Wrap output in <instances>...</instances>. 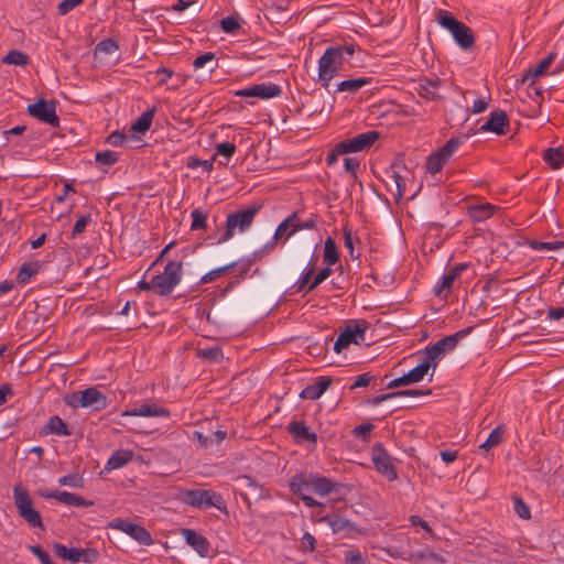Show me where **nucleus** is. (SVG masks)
Instances as JSON below:
<instances>
[{
    "label": "nucleus",
    "mask_w": 564,
    "mask_h": 564,
    "mask_svg": "<svg viewBox=\"0 0 564 564\" xmlns=\"http://www.w3.org/2000/svg\"><path fill=\"white\" fill-rule=\"evenodd\" d=\"M110 527L129 534L140 544L151 545L153 543V540L149 531H147L143 527L133 523L129 520L121 518L113 519Z\"/></svg>",
    "instance_id": "9"
},
{
    "label": "nucleus",
    "mask_w": 564,
    "mask_h": 564,
    "mask_svg": "<svg viewBox=\"0 0 564 564\" xmlns=\"http://www.w3.org/2000/svg\"><path fill=\"white\" fill-rule=\"evenodd\" d=\"M156 107H152L144 111L131 126L132 132L145 133L152 123Z\"/></svg>",
    "instance_id": "29"
},
{
    "label": "nucleus",
    "mask_w": 564,
    "mask_h": 564,
    "mask_svg": "<svg viewBox=\"0 0 564 564\" xmlns=\"http://www.w3.org/2000/svg\"><path fill=\"white\" fill-rule=\"evenodd\" d=\"M313 274H314V268H310V269L305 270L302 273L301 278L293 285V288L295 289L294 293H300V292L304 291L305 289L307 290L310 283L312 282Z\"/></svg>",
    "instance_id": "46"
},
{
    "label": "nucleus",
    "mask_w": 564,
    "mask_h": 564,
    "mask_svg": "<svg viewBox=\"0 0 564 564\" xmlns=\"http://www.w3.org/2000/svg\"><path fill=\"white\" fill-rule=\"evenodd\" d=\"M119 50V44L113 39H105L100 41L96 47L95 53L111 54Z\"/></svg>",
    "instance_id": "45"
},
{
    "label": "nucleus",
    "mask_w": 564,
    "mask_h": 564,
    "mask_svg": "<svg viewBox=\"0 0 564 564\" xmlns=\"http://www.w3.org/2000/svg\"><path fill=\"white\" fill-rule=\"evenodd\" d=\"M83 408H94L96 411L104 410L107 406V398L96 388H88L80 391Z\"/></svg>",
    "instance_id": "18"
},
{
    "label": "nucleus",
    "mask_w": 564,
    "mask_h": 564,
    "mask_svg": "<svg viewBox=\"0 0 564 564\" xmlns=\"http://www.w3.org/2000/svg\"><path fill=\"white\" fill-rule=\"evenodd\" d=\"M119 161L116 152L106 150L96 153V162L102 165H113Z\"/></svg>",
    "instance_id": "47"
},
{
    "label": "nucleus",
    "mask_w": 564,
    "mask_h": 564,
    "mask_svg": "<svg viewBox=\"0 0 564 564\" xmlns=\"http://www.w3.org/2000/svg\"><path fill=\"white\" fill-rule=\"evenodd\" d=\"M182 535L186 543L193 547L200 556L205 557L209 552V543L205 536L192 529H182Z\"/></svg>",
    "instance_id": "19"
},
{
    "label": "nucleus",
    "mask_w": 564,
    "mask_h": 564,
    "mask_svg": "<svg viewBox=\"0 0 564 564\" xmlns=\"http://www.w3.org/2000/svg\"><path fill=\"white\" fill-rule=\"evenodd\" d=\"M473 327H467L457 333L445 336L442 339L437 340L435 344L427 346L424 352H433L436 358L442 359L447 352L455 349L460 338H464L468 334H470Z\"/></svg>",
    "instance_id": "8"
},
{
    "label": "nucleus",
    "mask_w": 564,
    "mask_h": 564,
    "mask_svg": "<svg viewBox=\"0 0 564 564\" xmlns=\"http://www.w3.org/2000/svg\"><path fill=\"white\" fill-rule=\"evenodd\" d=\"M531 247L533 249L540 250V249H547V250H554V249H562L564 248V240H556L553 242H541V241H532Z\"/></svg>",
    "instance_id": "55"
},
{
    "label": "nucleus",
    "mask_w": 564,
    "mask_h": 564,
    "mask_svg": "<svg viewBox=\"0 0 564 564\" xmlns=\"http://www.w3.org/2000/svg\"><path fill=\"white\" fill-rule=\"evenodd\" d=\"M345 558L349 564H366V561L362 558L361 553L358 550L347 551Z\"/></svg>",
    "instance_id": "64"
},
{
    "label": "nucleus",
    "mask_w": 564,
    "mask_h": 564,
    "mask_svg": "<svg viewBox=\"0 0 564 564\" xmlns=\"http://www.w3.org/2000/svg\"><path fill=\"white\" fill-rule=\"evenodd\" d=\"M207 64H212L209 66V70L213 72L216 67H217V61H216V56L214 53L212 52H207L203 55H199L198 57H196L193 62V67L195 69H198V68H202L204 67L205 65Z\"/></svg>",
    "instance_id": "41"
},
{
    "label": "nucleus",
    "mask_w": 564,
    "mask_h": 564,
    "mask_svg": "<svg viewBox=\"0 0 564 564\" xmlns=\"http://www.w3.org/2000/svg\"><path fill=\"white\" fill-rule=\"evenodd\" d=\"M64 402L70 408H83L80 391L66 394L64 397Z\"/></svg>",
    "instance_id": "62"
},
{
    "label": "nucleus",
    "mask_w": 564,
    "mask_h": 564,
    "mask_svg": "<svg viewBox=\"0 0 564 564\" xmlns=\"http://www.w3.org/2000/svg\"><path fill=\"white\" fill-rule=\"evenodd\" d=\"M543 159L553 170H558L564 165V152L560 148L547 149Z\"/></svg>",
    "instance_id": "34"
},
{
    "label": "nucleus",
    "mask_w": 564,
    "mask_h": 564,
    "mask_svg": "<svg viewBox=\"0 0 564 564\" xmlns=\"http://www.w3.org/2000/svg\"><path fill=\"white\" fill-rule=\"evenodd\" d=\"M44 434H54L57 436H68L70 431L66 423L57 415L51 416L47 423L43 426Z\"/></svg>",
    "instance_id": "26"
},
{
    "label": "nucleus",
    "mask_w": 564,
    "mask_h": 564,
    "mask_svg": "<svg viewBox=\"0 0 564 564\" xmlns=\"http://www.w3.org/2000/svg\"><path fill=\"white\" fill-rule=\"evenodd\" d=\"M311 484L312 490L319 496H325L334 489V484L330 479L317 475H311Z\"/></svg>",
    "instance_id": "32"
},
{
    "label": "nucleus",
    "mask_w": 564,
    "mask_h": 564,
    "mask_svg": "<svg viewBox=\"0 0 564 564\" xmlns=\"http://www.w3.org/2000/svg\"><path fill=\"white\" fill-rule=\"evenodd\" d=\"M89 221H90L89 215L79 217L74 225V228L72 230V236L75 237V236H78L82 232H84L87 225L89 224Z\"/></svg>",
    "instance_id": "57"
},
{
    "label": "nucleus",
    "mask_w": 564,
    "mask_h": 564,
    "mask_svg": "<svg viewBox=\"0 0 564 564\" xmlns=\"http://www.w3.org/2000/svg\"><path fill=\"white\" fill-rule=\"evenodd\" d=\"M182 278V262L169 261L164 271L152 278L153 292L160 296L170 295Z\"/></svg>",
    "instance_id": "3"
},
{
    "label": "nucleus",
    "mask_w": 564,
    "mask_h": 564,
    "mask_svg": "<svg viewBox=\"0 0 564 564\" xmlns=\"http://www.w3.org/2000/svg\"><path fill=\"white\" fill-rule=\"evenodd\" d=\"M133 457V452L119 449L112 453L110 458L108 459L105 469L113 470L123 467L127 465Z\"/></svg>",
    "instance_id": "28"
},
{
    "label": "nucleus",
    "mask_w": 564,
    "mask_h": 564,
    "mask_svg": "<svg viewBox=\"0 0 564 564\" xmlns=\"http://www.w3.org/2000/svg\"><path fill=\"white\" fill-rule=\"evenodd\" d=\"M54 553L56 556L64 561H69L72 563H79V549L76 547H67L62 543H55L53 545Z\"/></svg>",
    "instance_id": "33"
},
{
    "label": "nucleus",
    "mask_w": 564,
    "mask_h": 564,
    "mask_svg": "<svg viewBox=\"0 0 564 564\" xmlns=\"http://www.w3.org/2000/svg\"><path fill=\"white\" fill-rule=\"evenodd\" d=\"M316 227V221L314 218H310L305 221H299L294 227L290 230V232L286 235V238H290L295 232L302 230V229H314Z\"/></svg>",
    "instance_id": "58"
},
{
    "label": "nucleus",
    "mask_w": 564,
    "mask_h": 564,
    "mask_svg": "<svg viewBox=\"0 0 564 564\" xmlns=\"http://www.w3.org/2000/svg\"><path fill=\"white\" fill-rule=\"evenodd\" d=\"M426 366H416L412 370H410L408 373H404L403 376L393 379L390 381L387 386L388 389H394L402 386H409L412 383L420 382L424 376L426 375Z\"/></svg>",
    "instance_id": "20"
},
{
    "label": "nucleus",
    "mask_w": 564,
    "mask_h": 564,
    "mask_svg": "<svg viewBox=\"0 0 564 564\" xmlns=\"http://www.w3.org/2000/svg\"><path fill=\"white\" fill-rule=\"evenodd\" d=\"M197 355L198 357H202L210 361H220L223 359V351L218 346L209 348H199Z\"/></svg>",
    "instance_id": "42"
},
{
    "label": "nucleus",
    "mask_w": 564,
    "mask_h": 564,
    "mask_svg": "<svg viewBox=\"0 0 564 564\" xmlns=\"http://www.w3.org/2000/svg\"><path fill=\"white\" fill-rule=\"evenodd\" d=\"M339 261V252L337 246L332 238H327L324 247V262L327 267L334 265Z\"/></svg>",
    "instance_id": "36"
},
{
    "label": "nucleus",
    "mask_w": 564,
    "mask_h": 564,
    "mask_svg": "<svg viewBox=\"0 0 564 564\" xmlns=\"http://www.w3.org/2000/svg\"><path fill=\"white\" fill-rule=\"evenodd\" d=\"M282 94L280 86L275 84H257L250 87L237 90L236 96L239 97H254L260 99H271L279 97Z\"/></svg>",
    "instance_id": "12"
},
{
    "label": "nucleus",
    "mask_w": 564,
    "mask_h": 564,
    "mask_svg": "<svg viewBox=\"0 0 564 564\" xmlns=\"http://www.w3.org/2000/svg\"><path fill=\"white\" fill-rule=\"evenodd\" d=\"M288 432L292 435L296 443L308 442L316 444L317 435L315 432L310 431L304 421H292L288 427Z\"/></svg>",
    "instance_id": "16"
},
{
    "label": "nucleus",
    "mask_w": 564,
    "mask_h": 564,
    "mask_svg": "<svg viewBox=\"0 0 564 564\" xmlns=\"http://www.w3.org/2000/svg\"><path fill=\"white\" fill-rule=\"evenodd\" d=\"M332 384V378L319 377L316 382L307 386L302 390L300 397L303 400H317Z\"/></svg>",
    "instance_id": "21"
},
{
    "label": "nucleus",
    "mask_w": 564,
    "mask_h": 564,
    "mask_svg": "<svg viewBox=\"0 0 564 564\" xmlns=\"http://www.w3.org/2000/svg\"><path fill=\"white\" fill-rule=\"evenodd\" d=\"M14 505L22 519H24L32 528L43 529L42 518L37 510L33 508L32 500L28 491L17 485L13 489Z\"/></svg>",
    "instance_id": "5"
},
{
    "label": "nucleus",
    "mask_w": 564,
    "mask_h": 564,
    "mask_svg": "<svg viewBox=\"0 0 564 564\" xmlns=\"http://www.w3.org/2000/svg\"><path fill=\"white\" fill-rule=\"evenodd\" d=\"M289 486L291 491L301 498L307 491L312 490L311 475H295L290 479Z\"/></svg>",
    "instance_id": "27"
},
{
    "label": "nucleus",
    "mask_w": 564,
    "mask_h": 564,
    "mask_svg": "<svg viewBox=\"0 0 564 564\" xmlns=\"http://www.w3.org/2000/svg\"><path fill=\"white\" fill-rule=\"evenodd\" d=\"M79 562L94 563L99 557V553L95 549H79Z\"/></svg>",
    "instance_id": "53"
},
{
    "label": "nucleus",
    "mask_w": 564,
    "mask_h": 564,
    "mask_svg": "<svg viewBox=\"0 0 564 564\" xmlns=\"http://www.w3.org/2000/svg\"><path fill=\"white\" fill-rule=\"evenodd\" d=\"M373 430V425L371 423H364L356 426L352 430V434L355 436H361L364 440H367L370 436L371 431Z\"/></svg>",
    "instance_id": "61"
},
{
    "label": "nucleus",
    "mask_w": 564,
    "mask_h": 564,
    "mask_svg": "<svg viewBox=\"0 0 564 564\" xmlns=\"http://www.w3.org/2000/svg\"><path fill=\"white\" fill-rule=\"evenodd\" d=\"M371 83V78L361 77L356 79H346L337 85V91L357 93L360 88Z\"/></svg>",
    "instance_id": "35"
},
{
    "label": "nucleus",
    "mask_w": 564,
    "mask_h": 564,
    "mask_svg": "<svg viewBox=\"0 0 564 564\" xmlns=\"http://www.w3.org/2000/svg\"><path fill=\"white\" fill-rule=\"evenodd\" d=\"M84 0H63L57 9L59 14L65 15L70 12L74 8L82 4Z\"/></svg>",
    "instance_id": "59"
},
{
    "label": "nucleus",
    "mask_w": 564,
    "mask_h": 564,
    "mask_svg": "<svg viewBox=\"0 0 564 564\" xmlns=\"http://www.w3.org/2000/svg\"><path fill=\"white\" fill-rule=\"evenodd\" d=\"M182 500L184 503L195 508L215 507L219 510L226 509L223 497L216 492L205 489H191L183 492Z\"/></svg>",
    "instance_id": "6"
},
{
    "label": "nucleus",
    "mask_w": 564,
    "mask_h": 564,
    "mask_svg": "<svg viewBox=\"0 0 564 564\" xmlns=\"http://www.w3.org/2000/svg\"><path fill=\"white\" fill-rule=\"evenodd\" d=\"M235 264L236 263H230L228 265H225V267H221V268H218V269L207 272L206 274H204L200 278V281H199L200 284H206V283L215 281L218 276H220L223 273H225L228 269L235 267Z\"/></svg>",
    "instance_id": "51"
},
{
    "label": "nucleus",
    "mask_w": 564,
    "mask_h": 564,
    "mask_svg": "<svg viewBox=\"0 0 564 564\" xmlns=\"http://www.w3.org/2000/svg\"><path fill=\"white\" fill-rule=\"evenodd\" d=\"M345 63L340 46H329L318 61V80L327 88L330 80L338 74Z\"/></svg>",
    "instance_id": "1"
},
{
    "label": "nucleus",
    "mask_w": 564,
    "mask_h": 564,
    "mask_svg": "<svg viewBox=\"0 0 564 564\" xmlns=\"http://www.w3.org/2000/svg\"><path fill=\"white\" fill-rule=\"evenodd\" d=\"M513 506H514V510L517 512V514L524 519V520H528L531 518V511H530V508L528 507V505L522 500L521 497L519 496H514L513 497Z\"/></svg>",
    "instance_id": "49"
},
{
    "label": "nucleus",
    "mask_w": 564,
    "mask_h": 564,
    "mask_svg": "<svg viewBox=\"0 0 564 564\" xmlns=\"http://www.w3.org/2000/svg\"><path fill=\"white\" fill-rule=\"evenodd\" d=\"M236 152V145L230 142H221L216 145V154L229 160Z\"/></svg>",
    "instance_id": "52"
},
{
    "label": "nucleus",
    "mask_w": 564,
    "mask_h": 564,
    "mask_svg": "<svg viewBox=\"0 0 564 564\" xmlns=\"http://www.w3.org/2000/svg\"><path fill=\"white\" fill-rule=\"evenodd\" d=\"M192 230L205 229L207 226V214L200 209H194L192 212Z\"/></svg>",
    "instance_id": "48"
},
{
    "label": "nucleus",
    "mask_w": 564,
    "mask_h": 564,
    "mask_svg": "<svg viewBox=\"0 0 564 564\" xmlns=\"http://www.w3.org/2000/svg\"><path fill=\"white\" fill-rule=\"evenodd\" d=\"M372 463L376 469L380 474L386 475L390 480L397 478V470L381 443H377L372 447Z\"/></svg>",
    "instance_id": "11"
},
{
    "label": "nucleus",
    "mask_w": 564,
    "mask_h": 564,
    "mask_svg": "<svg viewBox=\"0 0 564 564\" xmlns=\"http://www.w3.org/2000/svg\"><path fill=\"white\" fill-rule=\"evenodd\" d=\"M332 274V269L329 267L323 268L315 275V278L310 283L306 293L314 291L322 282H324Z\"/></svg>",
    "instance_id": "50"
},
{
    "label": "nucleus",
    "mask_w": 564,
    "mask_h": 564,
    "mask_svg": "<svg viewBox=\"0 0 564 564\" xmlns=\"http://www.w3.org/2000/svg\"><path fill=\"white\" fill-rule=\"evenodd\" d=\"M315 538L311 533L305 532L302 536V551L313 552L315 550Z\"/></svg>",
    "instance_id": "63"
},
{
    "label": "nucleus",
    "mask_w": 564,
    "mask_h": 564,
    "mask_svg": "<svg viewBox=\"0 0 564 564\" xmlns=\"http://www.w3.org/2000/svg\"><path fill=\"white\" fill-rule=\"evenodd\" d=\"M437 22L452 33L460 48L467 51L474 46L475 37L471 29L451 13L441 10L437 14Z\"/></svg>",
    "instance_id": "2"
},
{
    "label": "nucleus",
    "mask_w": 564,
    "mask_h": 564,
    "mask_svg": "<svg viewBox=\"0 0 564 564\" xmlns=\"http://www.w3.org/2000/svg\"><path fill=\"white\" fill-rule=\"evenodd\" d=\"M40 496L46 499H55L59 502H63L68 506H75V507H90L94 505L93 501L86 500L83 497L67 492V491H40Z\"/></svg>",
    "instance_id": "15"
},
{
    "label": "nucleus",
    "mask_w": 564,
    "mask_h": 564,
    "mask_svg": "<svg viewBox=\"0 0 564 564\" xmlns=\"http://www.w3.org/2000/svg\"><path fill=\"white\" fill-rule=\"evenodd\" d=\"M441 86L440 79H427L424 78L417 88L420 97L427 100H440L442 97L437 94V89Z\"/></svg>",
    "instance_id": "25"
},
{
    "label": "nucleus",
    "mask_w": 564,
    "mask_h": 564,
    "mask_svg": "<svg viewBox=\"0 0 564 564\" xmlns=\"http://www.w3.org/2000/svg\"><path fill=\"white\" fill-rule=\"evenodd\" d=\"M402 169H405L402 162L400 160H395L386 171V174L389 177L388 187L395 188V193L393 194V196L397 200H399L403 196L405 191L404 176L401 174Z\"/></svg>",
    "instance_id": "13"
},
{
    "label": "nucleus",
    "mask_w": 564,
    "mask_h": 564,
    "mask_svg": "<svg viewBox=\"0 0 564 564\" xmlns=\"http://www.w3.org/2000/svg\"><path fill=\"white\" fill-rule=\"evenodd\" d=\"M29 62L30 58L28 54L18 50L9 51L7 55L2 58V63L9 65L26 66Z\"/></svg>",
    "instance_id": "38"
},
{
    "label": "nucleus",
    "mask_w": 564,
    "mask_h": 564,
    "mask_svg": "<svg viewBox=\"0 0 564 564\" xmlns=\"http://www.w3.org/2000/svg\"><path fill=\"white\" fill-rule=\"evenodd\" d=\"M498 209L497 206L489 203L473 206L469 209V215L475 221H484L488 219Z\"/></svg>",
    "instance_id": "31"
},
{
    "label": "nucleus",
    "mask_w": 564,
    "mask_h": 564,
    "mask_svg": "<svg viewBox=\"0 0 564 564\" xmlns=\"http://www.w3.org/2000/svg\"><path fill=\"white\" fill-rule=\"evenodd\" d=\"M460 139L456 137H452L445 145H443L440 150H437V154L443 159V162L447 163L451 156L455 153V151L460 145Z\"/></svg>",
    "instance_id": "39"
},
{
    "label": "nucleus",
    "mask_w": 564,
    "mask_h": 564,
    "mask_svg": "<svg viewBox=\"0 0 564 564\" xmlns=\"http://www.w3.org/2000/svg\"><path fill=\"white\" fill-rule=\"evenodd\" d=\"M380 134L378 131H368L360 133L352 139H348L338 143L339 152L354 153L368 149L378 139Z\"/></svg>",
    "instance_id": "10"
},
{
    "label": "nucleus",
    "mask_w": 564,
    "mask_h": 564,
    "mask_svg": "<svg viewBox=\"0 0 564 564\" xmlns=\"http://www.w3.org/2000/svg\"><path fill=\"white\" fill-rule=\"evenodd\" d=\"M28 113L54 128L59 126V118L56 115L54 101L48 102L44 99H39L36 102L28 106Z\"/></svg>",
    "instance_id": "7"
},
{
    "label": "nucleus",
    "mask_w": 564,
    "mask_h": 564,
    "mask_svg": "<svg viewBox=\"0 0 564 564\" xmlns=\"http://www.w3.org/2000/svg\"><path fill=\"white\" fill-rule=\"evenodd\" d=\"M362 333L361 327L359 325L350 326L348 325L337 337L334 344V350L337 354H340L345 348H347L351 343L356 341V334Z\"/></svg>",
    "instance_id": "22"
},
{
    "label": "nucleus",
    "mask_w": 564,
    "mask_h": 564,
    "mask_svg": "<svg viewBox=\"0 0 564 564\" xmlns=\"http://www.w3.org/2000/svg\"><path fill=\"white\" fill-rule=\"evenodd\" d=\"M41 269V264L36 262H24L21 264L17 274V282L19 284H26L29 280L35 275Z\"/></svg>",
    "instance_id": "30"
},
{
    "label": "nucleus",
    "mask_w": 564,
    "mask_h": 564,
    "mask_svg": "<svg viewBox=\"0 0 564 564\" xmlns=\"http://www.w3.org/2000/svg\"><path fill=\"white\" fill-rule=\"evenodd\" d=\"M220 26L225 33H235L238 29H240L239 22L232 17H227L220 20Z\"/></svg>",
    "instance_id": "54"
},
{
    "label": "nucleus",
    "mask_w": 564,
    "mask_h": 564,
    "mask_svg": "<svg viewBox=\"0 0 564 564\" xmlns=\"http://www.w3.org/2000/svg\"><path fill=\"white\" fill-rule=\"evenodd\" d=\"M503 432L505 430L501 425L494 429L479 448L489 451L490 448L499 445L502 441Z\"/></svg>",
    "instance_id": "40"
},
{
    "label": "nucleus",
    "mask_w": 564,
    "mask_h": 564,
    "mask_svg": "<svg viewBox=\"0 0 564 564\" xmlns=\"http://www.w3.org/2000/svg\"><path fill=\"white\" fill-rule=\"evenodd\" d=\"M509 128V118L503 110H495L489 119L481 126L484 132H494L498 135L506 134Z\"/></svg>",
    "instance_id": "14"
},
{
    "label": "nucleus",
    "mask_w": 564,
    "mask_h": 564,
    "mask_svg": "<svg viewBox=\"0 0 564 564\" xmlns=\"http://www.w3.org/2000/svg\"><path fill=\"white\" fill-rule=\"evenodd\" d=\"M127 140V137L121 131H113L111 132L107 138V143L111 144L112 147H121L124 141Z\"/></svg>",
    "instance_id": "60"
},
{
    "label": "nucleus",
    "mask_w": 564,
    "mask_h": 564,
    "mask_svg": "<svg viewBox=\"0 0 564 564\" xmlns=\"http://www.w3.org/2000/svg\"><path fill=\"white\" fill-rule=\"evenodd\" d=\"M466 268V264H456L453 268H451L449 271L443 275L441 283L435 286V294L441 295L443 291L449 293L453 283Z\"/></svg>",
    "instance_id": "23"
},
{
    "label": "nucleus",
    "mask_w": 564,
    "mask_h": 564,
    "mask_svg": "<svg viewBox=\"0 0 564 564\" xmlns=\"http://www.w3.org/2000/svg\"><path fill=\"white\" fill-rule=\"evenodd\" d=\"M323 521L327 522L329 527L332 528L333 532L337 533L340 531H344L346 529H354L355 525L351 521L339 517V516H326L322 519Z\"/></svg>",
    "instance_id": "37"
},
{
    "label": "nucleus",
    "mask_w": 564,
    "mask_h": 564,
    "mask_svg": "<svg viewBox=\"0 0 564 564\" xmlns=\"http://www.w3.org/2000/svg\"><path fill=\"white\" fill-rule=\"evenodd\" d=\"M556 57L555 52L549 53L535 67L530 68L524 77L522 78V83H525L530 79H532L530 86L534 84V79L543 74L551 67V65L554 63Z\"/></svg>",
    "instance_id": "24"
},
{
    "label": "nucleus",
    "mask_w": 564,
    "mask_h": 564,
    "mask_svg": "<svg viewBox=\"0 0 564 564\" xmlns=\"http://www.w3.org/2000/svg\"><path fill=\"white\" fill-rule=\"evenodd\" d=\"M123 416H170V411L156 403H144L122 413Z\"/></svg>",
    "instance_id": "17"
},
{
    "label": "nucleus",
    "mask_w": 564,
    "mask_h": 564,
    "mask_svg": "<svg viewBox=\"0 0 564 564\" xmlns=\"http://www.w3.org/2000/svg\"><path fill=\"white\" fill-rule=\"evenodd\" d=\"M445 164L446 163L443 162V159L437 154V152H434L429 155L425 167L429 173L436 174Z\"/></svg>",
    "instance_id": "43"
},
{
    "label": "nucleus",
    "mask_w": 564,
    "mask_h": 564,
    "mask_svg": "<svg viewBox=\"0 0 564 564\" xmlns=\"http://www.w3.org/2000/svg\"><path fill=\"white\" fill-rule=\"evenodd\" d=\"M344 242L345 247L349 250V256L352 259H358L360 254L355 252L352 232L347 228L344 229Z\"/></svg>",
    "instance_id": "56"
},
{
    "label": "nucleus",
    "mask_w": 564,
    "mask_h": 564,
    "mask_svg": "<svg viewBox=\"0 0 564 564\" xmlns=\"http://www.w3.org/2000/svg\"><path fill=\"white\" fill-rule=\"evenodd\" d=\"M58 484L61 486H68L72 488H82L84 486V479L83 477L77 474H68L58 479Z\"/></svg>",
    "instance_id": "44"
},
{
    "label": "nucleus",
    "mask_w": 564,
    "mask_h": 564,
    "mask_svg": "<svg viewBox=\"0 0 564 564\" xmlns=\"http://www.w3.org/2000/svg\"><path fill=\"white\" fill-rule=\"evenodd\" d=\"M261 209V205L253 204L247 209L231 213L227 216L226 229L224 235L219 238L218 242H225L234 237L235 230L243 232L253 223L256 215Z\"/></svg>",
    "instance_id": "4"
}]
</instances>
